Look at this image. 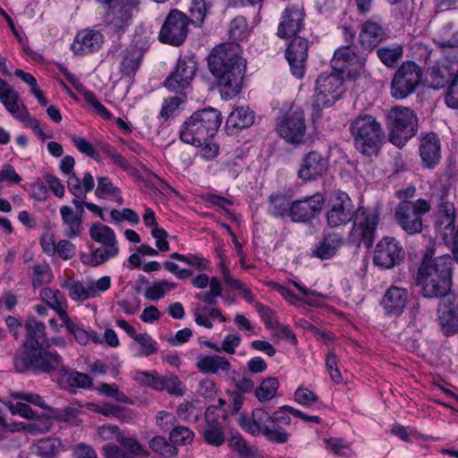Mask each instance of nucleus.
<instances>
[{
	"instance_id": "a211bd4d",
	"label": "nucleus",
	"mask_w": 458,
	"mask_h": 458,
	"mask_svg": "<svg viewBox=\"0 0 458 458\" xmlns=\"http://www.w3.org/2000/svg\"><path fill=\"white\" fill-rule=\"evenodd\" d=\"M90 238L101 244L99 250L111 258H115L119 253V245L114 231L108 225L101 223H95L89 228Z\"/></svg>"
},
{
	"instance_id": "cd10ccee",
	"label": "nucleus",
	"mask_w": 458,
	"mask_h": 458,
	"mask_svg": "<svg viewBox=\"0 0 458 458\" xmlns=\"http://www.w3.org/2000/svg\"><path fill=\"white\" fill-rule=\"evenodd\" d=\"M303 13L297 7H288L284 10L282 21L278 26L277 35L280 38L294 36L302 27Z\"/></svg>"
},
{
	"instance_id": "dca6fc26",
	"label": "nucleus",
	"mask_w": 458,
	"mask_h": 458,
	"mask_svg": "<svg viewBox=\"0 0 458 458\" xmlns=\"http://www.w3.org/2000/svg\"><path fill=\"white\" fill-rule=\"evenodd\" d=\"M197 64L193 58H180L171 75L164 81V86L175 93H182L190 86L195 72Z\"/></svg>"
},
{
	"instance_id": "5fc2aeb1",
	"label": "nucleus",
	"mask_w": 458,
	"mask_h": 458,
	"mask_svg": "<svg viewBox=\"0 0 458 458\" xmlns=\"http://www.w3.org/2000/svg\"><path fill=\"white\" fill-rule=\"evenodd\" d=\"M134 340L140 345V354L149 356L157 352L156 342L147 333L138 334Z\"/></svg>"
},
{
	"instance_id": "f257e3e1",
	"label": "nucleus",
	"mask_w": 458,
	"mask_h": 458,
	"mask_svg": "<svg viewBox=\"0 0 458 458\" xmlns=\"http://www.w3.org/2000/svg\"><path fill=\"white\" fill-rule=\"evenodd\" d=\"M327 220L330 227H338L352 220L353 226L350 233L352 242L359 244L363 242L367 248H369L375 237L379 212L377 209L369 211L363 207L354 210L350 197L345 192H338L331 199Z\"/></svg>"
},
{
	"instance_id": "412c9836",
	"label": "nucleus",
	"mask_w": 458,
	"mask_h": 458,
	"mask_svg": "<svg viewBox=\"0 0 458 458\" xmlns=\"http://www.w3.org/2000/svg\"><path fill=\"white\" fill-rule=\"evenodd\" d=\"M431 201L436 205L437 224L445 225V228L454 229L455 221V208L445 190L434 192Z\"/></svg>"
},
{
	"instance_id": "9d476101",
	"label": "nucleus",
	"mask_w": 458,
	"mask_h": 458,
	"mask_svg": "<svg viewBox=\"0 0 458 458\" xmlns=\"http://www.w3.org/2000/svg\"><path fill=\"white\" fill-rule=\"evenodd\" d=\"M189 24V17L184 13L171 10L159 31V40L171 46L182 45L187 37Z\"/></svg>"
},
{
	"instance_id": "4468645a",
	"label": "nucleus",
	"mask_w": 458,
	"mask_h": 458,
	"mask_svg": "<svg viewBox=\"0 0 458 458\" xmlns=\"http://www.w3.org/2000/svg\"><path fill=\"white\" fill-rule=\"evenodd\" d=\"M328 166L327 157L317 150H312L302 156L297 176L302 182L316 181L327 174Z\"/></svg>"
},
{
	"instance_id": "f3484780",
	"label": "nucleus",
	"mask_w": 458,
	"mask_h": 458,
	"mask_svg": "<svg viewBox=\"0 0 458 458\" xmlns=\"http://www.w3.org/2000/svg\"><path fill=\"white\" fill-rule=\"evenodd\" d=\"M285 57L292 73L297 78H302L308 57V40L301 37L294 38L285 50Z\"/></svg>"
},
{
	"instance_id": "680f3d73",
	"label": "nucleus",
	"mask_w": 458,
	"mask_h": 458,
	"mask_svg": "<svg viewBox=\"0 0 458 458\" xmlns=\"http://www.w3.org/2000/svg\"><path fill=\"white\" fill-rule=\"evenodd\" d=\"M318 397L310 390L305 387H299L294 393V400L298 403L310 407L317 403Z\"/></svg>"
},
{
	"instance_id": "4d7b16f0",
	"label": "nucleus",
	"mask_w": 458,
	"mask_h": 458,
	"mask_svg": "<svg viewBox=\"0 0 458 458\" xmlns=\"http://www.w3.org/2000/svg\"><path fill=\"white\" fill-rule=\"evenodd\" d=\"M72 140L80 152L96 160L99 159L98 153L96 151L93 145L85 138L72 135Z\"/></svg>"
},
{
	"instance_id": "37998d69",
	"label": "nucleus",
	"mask_w": 458,
	"mask_h": 458,
	"mask_svg": "<svg viewBox=\"0 0 458 458\" xmlns=\"http://www.w3.org/2000/svg\"><path fill=\"white\" fill-rule=\"evenodd\" d=\"M451 76L449 68L445 65L432 66L428 72V82L432 89H439L444 88Z\"/></svg>"
},
{
	"instance_id": "a878e982",
	"label": "nucleus",
	"mask_w": 458,
	"mask_h": 458,
	"mask_svg": "<svg viewBox=\"0 0 458 458\" xmlns=\"http://www.w3.org/2000/svg\"><path fill=\"white\" fill-rule=\"evenodd\" d=\"M55 370L63 375L69 372V369L63 364L61 355L55 351H48L45 348L38 349L36 360V373H52Z\"/></svg>"
},
{
	"instance_id": "bb28decb",
	"label": "nucleus",
	"mask_w": 458,
	"mask_h": 458,
	"mask_svg": "<svg viewBox=\"0 0 458 458\" xmlns=\"http://www.w3.org/2000/svg\"><path fill=\"white\" fill-rule=\"evenodd\" d=\"M408 293L404 288L391 286L384 294L381 304L387 314L400 315L407 304Z\"/></svg>"
},
{
	"instance_id": "c9c22d12",
	"label": "nucleus",
	"mask_w": 458,
	"mask_h": 458,
	"mask_svg": "<svg viewBox=\"0 0 458 458\" xmlns=\"http://www.w3.org/2000/svg\"><path fill=\"white\" fill-rule=\"evenodd\" d=\"M143 221L147 226L153 227L151 234L156 239V246L157 249L161 251H167L169 250V244L166 241L167 233L163 228L157 227L155 213L151 208L146 209Z\"/></svg>"
},
{
	"instance_id": "774afa93",
	"label": "nucleus",
	"mask_w": 458,
	"mask_h": 458,
	"mask_svg": "<svg viewBox=\"0 0 458 458\" xmlns=\"http://www.w3.org/2000/svg\"><path fill=\"white\" fill-rule=\"evenodd\" d=\"M442 300L439 304V310H446L458 314V294L447 292L442 295Z\"/></svg>"
},
{
	"instance_id": "aec40b11",
	"label": "nucleus",
	"mask_w": 458,
	"mask_h": 458,
	"mask_svg": "<svg viewBox=\"0 0 458 458\" xmlns=\"http://www.w3.org/2000/svg\"><path fill=\"white\" fill-rule=\"evenodd\" d=\"M216 406H209L205 412V426L200 430L204 442L212 446H221L225 442L224 427L215 416Z\"/></svg>"
},
{
	"instance_id": "49530a36",
	"label": "nucleus",
	"mask_w": 458,
	"mask_h": 458,
	"mask_svg": "<svg viewBox=\"0 0 458 458\" xmlns=\"http://www.w3.org/2000/svg\"><path fill=\"white\" fill-rule=\"evenodd\" d=\"M148 446L154 453L165 457H172L177 454V449L160 436L152 437L148 442Z\"/></svg>"
},
{
	"instance_id": "3c124183",
	"label": "nucleus",
	"mask_w": 458,
	"mask_h": 458,
	"mask_svg": "<svg viewBox=\"0 0 458 458\" xmlns=\"http://www.w3.org/2000/svg\"><path fill=\"white\" fill-rule=\"evenodd\" d=\"M194 433L187 427L177 426L170 432V441L174 445H187L193 440Z\"/></svg>"
},
{
	"instance_id": "de8ad7c7",
	"label": "nucleus",
	"mask_w": 458,
	"mask_h": 458,
	"mask_svg": "<svg viewBox=\"0 0 458 458\" xmlns=\"http://www.w3.org/2000/svg\"><path fill=\"white\" fill-rule=\"evenodd\" d=\"M289 199L284 195H271L269 197V213L276 217H283L289 214Z\"/></svg>"
},
{
	"instance_id": "2f4dec72",
	"label": "nucleus",
	"mask_w": 458,
	"mask_h": 458,
	"mask_svg": "<svg viewBox=\"0 0 458 458\" xmlns=\"http://www.w3.org/2000/svg\"><path fill=\"white\" fill-rule=\"evenodd\" d=\"M60 215L63 221L64 233L67 238H75L81 234L83 230V219L80 214H75L69 206H63L60 208Z\"/></svg>"
},
{
	"instance_id": "6ab92c4d",
	"label": "nucleus",
	"mask_w": 458,
	"mask_h": 458,
	"mask_svg": "<svg viewBox=\"0 0 458 458\" xmlns=\"http://www.w3.org/2000/svg\"><path fill=\"white\" fill-rule=\"evenodd\" d=\"M94 185V178L90 173H86L81 180L75 174H72L67 180L68 190L75 197L72 201L76 208L75 214H80L81 217L83 216L85 201L80 199H86L87 193L93 190Z\"/></svg>"
},
{
	"instance_id": "e2e57ef3",
	"label": "nucleus",
	"mask_w": 458,
	"mask_h": 458,
	"mask_svg": "<svg viewBox=\"0 0 458 458\" xmlns=\"http://www.w3.org/2000/svg\"><path fill=\"white\" fill-rule=\"evenodd\" d=\"M118 442L123 448L127 449L134 455H148V453L142 448L140 444L135 438L124 437L122 435L118 438Z\"/></svg>"
},
{
	"instance_id": "0e129e2a",
	"label": "nucleus",
	"mask_w": 458,
	"mask_h": 458,
	"mask_svg": "<svg viewBox=\"0 0 458 458\" xmlns=\"http://www.w3.org/2000/svg\"><path fill=\"white\" fill-rule=\"evenodd\" d=\"M67 383L72 387L86 388L91 386L92 380L88 374L74 371L69 375Z\"/></svg>"
},
{
	"instance_id": "338daca9",
	"label": "nucleus",
	"mask_w": 458,
	"mask_h": 458,
	"mask_svg": "<svg viewBox=\"0 0 458 458\" xmlns=\"http://www.w3.org/2000/svg\"><path fill=\"white\" fill-rule=\"evenodd\" d=\"M445 103L451 108H458V71L448 87L445 95Z\"/></svg>"
},
{
	"instance_id": "c756f323",
	"label": "nucleus",
	"mask_w": 458,
	"mask_h": 458,
	"mask_svg": "<svg viewBox=\"0 0 458 458\" xmlns=\"http://www.w3.org/2000/svg\"><path fill=\"white\" fill-rule=\"evenodd\" d=\"M26 339L22 347L31 350L43 349L46 341V327L35 318H29L25 323Z\"/></svg>"
},
{
	"instance_id": "0eeeda50",
	"label": "nucleus",
	"mask_w": 458,
	"mask_h": 458,
	"mask_svg": "<svg viewBox=\"0 0 458 458\" xmlns=\"http://www.w3.org/2000/svg\"><path fill=\"white\" fill-rule=\"evenodd\" d=\"M386 124L389 140L398 148H403L418 130L417 115L407 106H392L387 111Z\"/></svg>"
},
{
	"instance_id": "f8f14e48",
	"label": "nucleus",
	"mask_w": 458,
	"mask_h": 458,
	"mask_svg": "<svg viewBox=\"0 0 458 458\" xmlns=\"http://www.w3.org/2000/svg\"><path fill=\"white\" fill-rule=\"evenodd\" d=\"M344 79L339 72L322 73L317 79L315 102L318 107L330 106L343 92Z\"/></svg>"
},
{
	"instance_id": "4c0bfd02",
	"label": "nucleus",
	"mask_w": 458,
	"mask_h": 458,
	"mask_svg": "<svg viewBox=\"0 0 458 458\" xmlns=\"http://www.w3.org/2000/svg\"><path fill=\"white\" fill-rule=\"evenodd\" d=\"M62 287L64 289L68 290L69 296L72 300L77 301H83L90 298H94V290L89 284H83V283L78 282H71V280H66Z\"/></svg>"
},
{
	"instance_id": "4be33fe9",
	"label": "nucleus",
	"mask_w": 458,
	"mask_h": 458,
	"mask_svg": "<svg viewBox=\"0 0 458 458\" xmlns=\"http://www.w3.org/2000/svg\"><path fill=\"white\" fill-rule=\"evenodd\" d=\"M388 37L386 29L374 20H368L360 25L359 43L369 53Z\"/></svg>"
},
{
	"instance_id": "79ce46f5",
	"label": "nucleus",
	"mask_w": 458,
	"mask_h": 458,
	"mask_svg": "<svg viewBox=\"0 0 458 458\" xmlns=\"http://www.w3.org/2000/svg\"><path fill=\"white\" fill-rule=\"evenodd\" d=\"M438 321L445 335H453L458 333V314L438 310Z\"/></svg>"
},
{
	"instance_id": "58836bf2",
	"label": "nucleus",
	"mask_w": 458,
	"mask_h": 458,
	"mask_svg": "<svg viewBox=\"0 0 458 458\" xmlns=\"http://www.w3.org/2000/svg\"><path fill=\"white\" fill-rule=\"evenodd\" d=\"M40 297L47 306L55 310L57 314L64 311L67 308L65 297L59 290L43 288L40 291Z\"/></svg>"
},
{
	"instance_id": "393cba45",
	"label": "nucleus",
	"mask_w": 458,
	"mask_h": 458,
	"mask_svg": "<svg viewBox=\"0 0 458 458\" xmlns=\"http://www.w3.org/2000/svg\"><path fill=\"white\" fill-rule=\"evenodd\" d=\"M135 4L132 3L118 4L112 6L106 14L108 26L112 30L120 32L131 24Z\"/></svg>"
},
{
	"instance_id": "8fccbe9b",
	"label": "nucleus",
	"mask_w": 458,
	"mask_h": 458,
	"mask_svg": "<svg viewBox=\"0 0 458 458\" xmlns=\"http://www.w3.org/2000/svg\"><path fill=\"white\" fill-rule=\"evenodd\" d=\"M61 447L60 440L56 438H45L38 441L37 452L43 458H54Z\"/></svg>"
},
{
	"instance_id": "7c9ffc66",
	"label": "nucleus",
	"mask_w": 458,
	"mask_h": 458,
	"mask_svg": "<svg viewBox=\"0 0 458 458\" xmlns=\"http://www.w3.org/2000/svg\"><path fill=\"white\" fill-rule=\"evenodd\" d=\"M255 120V114L248 106H240L234 109L227 117L226 130L229 133H235L239 130L250 127Z\"/></svg>"
},
{
	"instance_id": "423d86ee",
	"label": "nucleus",
	"mask_w": 458,
	"mask_h": 458,
	"mask_svg": "<svg viewBox=\"0 0 458 458\" xmlns=\"http://www.w3.org/2000/svg\"><path fill=\"white\" fill-rule=\"evenodd\" d=\"M239 426L252 436L262 435L268 441L276 444H284L288 441L290 434L282 428L275 425L281 421L279 412L270 415L261 408L253 410L251 415L242 413L238 417Z\"/></svg>"
},
{
	"instance_id": "864d4df0",
	"label": "nucleus",
	"mask_w": 458,
	"mask_h": 458,
	"mask_svg": "<svg viewBox=\"0 0 458 458\" xmlns=\"http://www.w3.org/2000/svg\"><path fill=\"white\" fill-rule=\"evenodd\" d=\"M118 193L119 189L107 177L98 178V186L95 191L96 196L104 198L105 196H116Z\"/></svg>"
},
{
	"instance_id": "9b49d317",
	"label": "nucleus",
	"mask_w": 458,
	"mask_h": 458,
	"mask_svg": "<svg viewBox=\"0 0 458 458\" xmlns=\"http://www.w3.org/2000/svg\"><path fill=\"white\" fill-rule=\"evenodd\" d=\"M276 131L288 143H301L306 132L304 112L300 108H291L276 120Z\"/></svg>"
},
{
	"instance_id": "20e7f679",
	"label": "nucleus",
	"mask_w": 458,
	"mask_h": 458,
	"mask_svg": "<svg viewBox=\"0 0 458 458\" xmlns=\"http://www.w3.org/2000/svg\"><path fill=\"white\" fill-rule=\"evenodd\" d=\"M221 123V114L216 108L198 110L183 123L180 138L185 143L202 146L216 134Z\"/></svg>"
},
{
	"instance_id": "7ed1b4c3",
	"label": "nucleus",
	"mask_w": 458,
	"mask_h": 458,
	"mask_svg": "<svg viewBox=\"0 0 458 458\" xmlns=\"http://www.w3.org/2000/svg\"><path fill=\"white\" fill-rule=\"evenodd\" d=\"M434 250L427 248L423 253L416 276L426 298H437L450 291L452 284V258L448 255L433 259Z\"/></svg>"
},
{
	"instance_id": "bf43d9fd",
	"label": "nucleus",
	"mask_w": 458,
	"mask_h": 458,
	"mask_svg": "<svg viewBox=\"0 0 458 458\" xmlns=\"http://www.w3.org/2000/svg\"><path fill=\"white\" fill-rule=\"evenodd\" d=\"M35 277L33 279L34 286H40L50 281V267L47 263L37 264L33 267Z\"/></svg>"
},
{
	"instance_id": "13d9d810",
	"label": "nucleus",
	"mask_w": 458,
	"mask_h": 458,
	"mask_svg": "<svg viewBox=\"0 0 458 458\" xmlns=\"http://www.w3.org/2000/svg\"><path fill=\"white\" fill-rule=\"evenodd\" d=\"M229 446L233 451L236 452L242 457H249L251 455V449L248 446L245 439L240 435L233 436L229 439Z\"/></svg>"
},
{
	"instance_id": "b1692460",
	"label": "nucleus",
	"mask_w": 458,
	"mask_h": 458,
	"mask_svg": "<svg viewBox=\"0 0 458 458\" xmlns=\"http://www.w3.org/2000/svg\"><path fill=\"white\" fill-rule=\"evenodd\" d=\"M104 41L103 35L93 30H84L79 32L72 45L75 55H87L98 51Z\"/></svg>"
},
{
	"instance_id": "473e14b6",
	"label": "nucleus",
	"mask_w": 458,
	"mask_h": 458,
	"mask_svg": "<svg viewBox=\"0 0 458 458\" xmlns=\"http://www.w3.org/2000/svg\"><path fill=\"white\" fill-rule=\"evenodd\" d=\"M344 238L338 233L326 235L313 250V256L319 259H329L344 245Z\"/></svg>"
},
{
	"instance_id": "e433bc0d",
	"label": "nucleus",
	"mask_w": 458,
	"mask_h": 458,
	"mask_svg": "<svg viewBox=\"0 0 458 458\" xmlns=\"http://www.w3.org/2000/svg\"><path fill=\"white\" fill-rule=\"evenodd\" d=\"M38 350H34L37 352ZM30 348L23 347L22 351L16 352L13 358V366L17 372L25 373L32 371L36 373L37 353Z\"/></svg>"
},
{
	"instance_id": "ea45409f",
	"label": "nucleus",
	"mask_w": 458,
	"mask_h": 458,
	"mask_svg": "<svg viewBox=\"0 0 458 458\" xmlns=\"http://www.w3.org/2000/svg\"><path fill=\"white\" fill-rule=\"evenodd\" d=\"M403 54V47L395 44L388 47H381L377 50L379 60L388 68H394Z\"/></svg>"
},
{
	"instance_id": "72a5a7b5",
	"label": "nucleus",
	"mask_w": 458,
	"mask_h": 458,
	"mask_svg": "<svg viewBox=\"0 0 458 458\" xmlns=\"http://www.w3.org/2000/svg\"><path fill=\"white\" fill-rule=\"evenodd\" d=\"M144 50L137 46H130L123 52L120 70L124 75H134L140 67Z\"/></svg>"
},
{
	"instance_id": "6e6d98bb",
	"label": "nucleus",
	"mask_w": 458,
	"mask_h": 458,
	"mask_svg": "<svg viewBox=\"0 0 458 458\" xmlns=\"http://www.w3.org/2000/svg\"><path fill=\"white\" fill-rule=\"evenodd\" d=\"M182 382L174 375L162 377V391L165 390L171 394L182 396L184 391L181 388Z\"/></svg>"
},
{
	"instance_id": "09e8293b",
	"label": "nucleus",
	"mask_w": 458,
	"mask_h": 458,
	"mask_svg": "<svg viewBox=\"0 0 458 458\" xmlns=\"http://www.w3.org/2000/svg\"><path fill=\"white\" fill-rule=\"evenodd\" d=\"M221 294V283L216 276H214L210 279L209 290L198 293L196 298L202 300L208 305H216L217 303V297H219Z\"/></svg>"
},
{
	"instance_id": "1a4fd4ad",
	"label": "nucleus",
	"mask_w": 458,
	"mask_h": 458,
	"mask_svg": "<svg viewBox=\"0 0 458 458\" xmlns=\"http://www.w3.org/2000/svg\"><path fill=\"white\" fill-rule=\"evenodd\" d=\"M422 70L412 61H406L396 70L391 81V96L403 99L415 92L421 82Z\"/></svg>"
},
{
	"instance_id": "69168bd1",
	"label": "nucleus",
	"mask_w": 458,
	"mask_h": 458,
	"mask_svg": "<svg viewBox=\"0 0 458 458\" xmlns=\"http://www.w3.org/2000/svg\"><path fill=\"white\" fill-rule=\"evenodd\" d=\"M0 99L5 108L13 114H15L19 112V94L13 89L7 90L4 95L1 96Z\"/></svg>"
},
{
	"instance_id": "2eb2a0df",
	"label": "nucleus",
	"mask_w": 458,
	"mask_h": 458,
	"mask_svg": "<svg viewBox=\"0 0 458 458\" xmlns=\"http://www.w3.org/2000/svg\"><path fill=\"white\" fill-rule=\"evenodd\" d=\"M324 202L325 198L320 193L294 200L290 206L289 216L295 223L310 222L321 212Z\"/></svg>"
},
{
	"instance_id": "c85d7f7f",
	"label": "nucleus",
	"mask_w": 458,
	"mask_h": 458,
	"mask_svg": "<svg viewBox=\"0 0 458 458\" xmlns=\"http://www.w3.org/2000/svg\"><path fill=\"white\" fill-rule=\"evenodd\" d=\"M333 61H343L341 69L352 68L355 73L360 74L365 69L367 57L365 55L355 53L350 47H342L335 51Z\"/></svg>"
},
{
	"instance_id": "a18cd8bd",
	"label": "nucleus",
	"mask_w": 458,
	"mask_h": 458,
	"mask_svg": "<svg viewBox=\"0 0 458 458\" xmlns=\"http://www.w3.org/2000/svg\"><path fill=\"white\" fill-rule=\"evenodd\" d=\"M176 287L175 283L161 280L154 282L145 292V298L150 301H158L163 298L166 292Z\"/></svg>"
},
{
	"instance_id": "ddd939ff",
	"label": "nucleus",
	"mask_w": 458,
	"mask_h": 458,
	"mask_svg": "<svg viewBox=\"0 0 458 458\" xmlns=\"http://www.w3.org/2000/svg\"><path fill=\"white\" fill-rule=\"evenodd\" d=\"M405 257V251L393 237H384L375 248L373 262L384 269H391L399 265Z\"/></svg>"
},
{
	"instance_id": "f704fd0d",
	"label": "nucleus",
	"mask_w": 458,
	"mask_h": 458,
	"mask_svg": "<svg viewBox=\"0 0 458 458\" xmlns=\"http://www.w3.org/2000/svg\"><path fill=\"white\" fill-rule=\"evenodd\" d=\"M197 368L206 374H216L219 370L228 371L231 363L225 357L218 355H207L199 359Z\"/></svg>"
},
{
	"instance_id": "603ef678",
	"label": "nucleus",
	"mask_w": 458,
	"mask_h": 458,
	"mask_svg": "<svg viewBox=\"0 0 458 458\" xmlns=\"http://www.w3.org/2000/svg\"><path fill=\"white\" fill-rule=\"evenodd\" d=\"M247 33V21L244 17L234 18L229 25V36L233 41H238L245 38Z\"/></svg>"
},
{
	"instance_id": "39448f33",
	"label": "nucleus",
	"mask_w": 458,
	"mask_h": 458,
	"mask_svg": "<svg viewBox=\"0 0 458 458\" xmlns=\"http://www.w3.org/2000/svg\"><path fill=\"white\" fill-rule=\"evenodd\" d=\"M355 148L366 157L377 155L385 140V131L371 114H360L350 124Z\"/></svg>"
},
{
	"instance_id": "5701e85b",
	"label": "nucleus",
	"mask_w": 458,
	"mask_h": 458,
	"mask_svg": "<svg viewBox=\"0 0 458 458\" xmlns=\"http://www.w3.org/2000/svg\"><path fill=\"white\" fill-rule=\"evenodd\" d=\"M420 156L424 167L432 169L441 159L440 140L436 133L428 132L420 139Z\"/></svg>"
},
{
	"instance_id": "a19ab883",
	"label": "nucleus",
	"mask_w": 458,
	"mask_h": 458,
	"mask_svg": "<svg viewBox=\"0 0 458 458\" xmlns=\"http://www.w3.org/2000/svg\"><path fill=\"white\" fill-rule=\"evenodd\" d=\"M279 381L276 377H269L262 380L259 386L255 389V395L261 403L273 399L278 390Z\"/></svg>"
},
{
	"instance_id": "c03bdc74",
	"label": "nucleus",
	"mask_w": 458,
	"mask_h": 458,
	"mask_svg": "<svg viewBox=\"0 0 458 458\" xmlns=\"http://www.w3.org/2000/svg\"><path fill=\"white\" fill-rule=\"evenodd\" d=\"M212 5V0H192L190 7V22L200 25L206 17L208 10Z\"/></svg>"
},
{
	"instance_id": "052dcab7",
	"label": "nucleus",
	"mask_w": 458,
	"mask_h": 458,
	"mask_svg": "<svg viewBox=\"0 0 458 458\" xmlns=\"http://www.w3.org/2000/svg\"><path fill=\"white\" fill-rule=\"evenodd\" d=\"M255 307L267 328L276 329V327H279V322L275 318V313L271 309L259 302H257Z\"/></svg>"
},
{
	"instance_id": "f03ea898",
	"label": "nucleus",
	"mask_w": 458,
	"mask_h": 458,
	"mask_svg": "<svg viewBox=\"0 0 458 458\" xmlns=\"http://www.w3.org/2000/svg\"><path fill=\"white\" fill-rule=\"evenodd\" d=\"M237 43H225L211 50L208 57L210 72L216 78L224 99L238 95L244 77L245 61Z\"/></svg>"
},
{
	"instance_id": "6e6552de",
	"label": "nucleus",
	"mask_w": 458,
	"mask_h": 458,
	"mask_svg": "<svg viewBox=\"0 0 458 458\" xmlns=\"http://www.w3.org/2000/svg\"><path fill=\"white\" fill-rule=\"evenodd\" d=\"M431 209L430 202L419 199L415 201L403 200L395 208L397 225L408 234L420 233L423 230L422 216Z\"/></svg>"
}]
</instances>
